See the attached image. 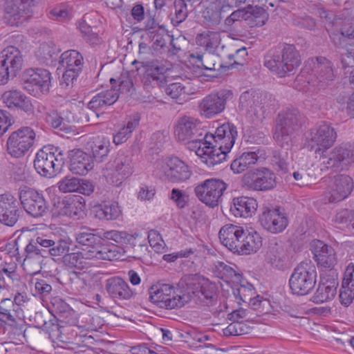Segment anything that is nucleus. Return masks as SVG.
I'll return each mask as SVG.
<instances>
[{
  "mask_svg": "<svg viewBox=\"0 0 354 354\" xmlns=\"http://www.w3.org/2000/svg\"><path fill=\"white\" fill-rule=\"evenodd\" d=\"M237 135L236 127L230 122L218 127L214 133H208L201 128L198 120L187 115L179 118L174 125V137L178 142L187 144V148L194 151L209 167L225 160Z\"/></svg>",
  "mask_w": 354,
  "mask_h": 354,
  "instance_id": "1",
  "label": "nucleus"
},
{
  "mask_svg": "<svg viewBox=\"0 0 354 354\" xmlns=\"http://www.w3.org/2000/svg\"><path fill=\"white\" fill-rule=\"evenodd\" d=\"M180 284L183 289L185 304L194 301L204 306H212L217 301L215 283L200 274L185 276Z\"/></svg>",
  "mask_w": 354,
  "mask_h": 354,
  "instance_id": "2",
  "label": "nucleus"
},
{
  "mask_svg": "<svg viewBox=\"0 0 354 354\" xmlns=\"http://www.w3.org/2000/svg\"><path fill=\"white\" fill-rule=\"evenodd\" d=\"M337 139L335 129L328 122L321 121L309 129L304 134V146L315 151L319 159L334 145Z\"/></svg>",
  "mask_w": 354,
  "mask_h": 354,
  "instance_id": "3",
  "label": "nucleus"
},
{
  "mask_svg": "<svg viewBox=\"0 0 354 354\" xmlns=\"http://www.w3.org/2000/svg\"><path fill=\"white\" fill-rule=\"evenodd\" d=\"M301 64L299 52L294 45L283 44L279 46L276 53L266 57L264 65L279 77H284Z\"/></svg>",
  "mask_w": 354,
  "mask_h": 354,
  "instance_id": "4",
  "label": "nucleus"
},
{
  "mask_svg": "<svg viewBox=\"0 0 354 354\" xmlns=\"http://www.w3.org/2000/svg\"><path fill=\"white\" fill-rule=\"evenodd\" d=\"M85 251L84 249H83ZM124 250L116 245H102L99 250L67 253L62 258L64 263L71 268L83 269L87 267V259L114 261L124 256Z\"/></svg>",
  "mask_w": 354,
  "mask_h": 354,
  "instance_id": "5",
  "label": "nucleus"
},
{
  "mask_svg": "<svg viewBox=\"0 0 354 354\" xmlns=\"http://www.w3.org/2000/svg\"><path fill=\"white\" fill-rule=\"evenodd\" d=\"M110 82L113 87L93 96L88 104L89 109L97 110L106 108L118 100L119 91L121 93H129L133 90V81L127 73H122L118 80L111 78Z\"/></svg>",
  "mask_w": 354,
  "mask_h": 354,
  "instance_id": "6",
  "label": "nucleus"
},
{
  "mask_svg": "<svg viewBox=\"0 0 354 354\" xmlns=\"http://www.w3.org/2000/svg\"><path fill=\"white\" fill-rule=\"evenodd\" d=\"M64 164L63 151L53 145L44 146L39 149L34 160V167L44 177L53 178L60 171Z\"/></svg>",
  "mask_w": 354,
  "mask_h": 354,
  "instance_id": "7",
  "label": "nucleus"
},
{
  "mask_svg": "<svg viewBox=\"0 0 354 354\" xmlns=\"http://www.w3.org/2000/svg\"><path fill=\"white\" fill-rule=\"evenodd\" d=\"M132 65H137L136 71L145 88L161 87L166 84L165 74L169 68L162 62L158 59L140 62L135 59L132 62Z\"/></svg>",
  "mask_w": 354,
  "mask_h": 354,
  "instance_id": "8",
  "label": "nucleus"
},
{
  "mask_svg": "<svg viewBox=\"0 0 354 354\" xmlns=\"http://www.w3.org/2000/svg\"><path fill=\"white\" fill-rule=\"evenodd\" d=\"M317 270L310 260L301 261L293 270L290 280V288L295 295H306L315 287Z\"/></svg>",
  "mask_w": 354,
  "mask_h": 354,
  "instance_id": "9",
  "label": "nucleus"
},
{
  "mask_svg": "<svg viewBox=\"0 0 354 354\" xmlns=\"http://www.w3.org/2000/svg\"><path fill=\"white\" fill-rule=\"evenodd\" d=\"M302 117L297 109L288 110L278 115L274 139L281 147H290L292 133L301 126Z\"/></svg>",
  "mask_w": 354,
  "mask_h": 354,
  "instance_id": "10",
  "label": "nucleus"
},
{
  "mask_svg": "<svg viewBox=\"0 0 354 354\" xmlns=\"http://www.w3.org/2000/svg\"><path fill=\"white\" fill-rule=\"evenodd\" d=\"M134 172V165L131 156L120 151L113 161L106 164L103 175L106 181L114 185L120 186L122 182Z\"/></svg>",
  "mask_w": 354,
  "mask_h": 354,
  "instance_id": "11",
  "label": "nucleus"
},
{
  "mask_svg": "<svg viewBox=\"0 0 354 354\" xmlns=\"http://www.w3.org/2000/svg\"><path fill=\"white\" fill-rule=\"evenodd\" d=\"M156 172L160 178L173 183H180L190 178L189 167L178 157L167 158L157 162Z\"/></svg>",
  "mask_w": 354,
  "mask_h": 354,
  "instance_id": "12",
  "label": "nucleus"
},
{
  "mask_svg": "<svg viewBox=\"0 0 354 354\" xmlns=\"http://www.w3.org/2000/svg\"><path fill=\"white\" fill-rule=\"evenodd\" d=\"M327 169L342 171L354 163V142H344L334 147L320 159Z\"/></svg>",
  "mask_w": 354,
  "mask_h": 354,
  "instance_id": "13",
  "label": "nucleus"
},
{
  "mask_svg": "<svg viewBox=\"0 0 354 354\" xmlns=\"http://www.w3.org/2000/svg\"><path fill=\"white\" fill-rule=\"evenodd\" d=\"M36 140L34 129L30 127H22L10 135L7 140L8 153L15 158L22 157L32 147Z\"/></svg>",
  "mask_w": 354,
  "mask_h": 354,
  "instance_id": "14",
  "label": "nucleus"
},
{
  "mask_svg": "<svg viewBox=\"0 0 354 354\" xmlns=\"http://www.w3.org/2000/svg\"><path fill=\"white\" fill-rule=\"evenodd\" d=\"M149 299L160 308L173 309L180 308L185 304L184 292L182 295H176L173 286L169 284H158L150 288Z\"/></svg>",
  "mask_w": 354,
  "mask_h": 354,
  "instance_id": "15",
  "label": "nucleus"
},
{
  "mask_svg": "<svg viewBox=\"0 0 354 354\" xmlns=\"http://www.w3.org/2000/svg\"><path fill=\"white\" fill-rule=\"evenodd\" d=\"M24 88L32 95L39 97L48 93L51 86V73L44 68L26 70L24 75Z\"/></svg>",
  "mask_w": 354,
  "mask_h": 354,
  "instance_id": "16",
  "label": "nucleus"
},
{
  "mask_svg": "<svg viewBox=\"0 0 354 354\" xmlns=\"http://www.w3.org/2000/svg\"><path fill=\"white\" fill-rule=\"evenodd\" d=\"M227 185L222 180L209 178L196 185L194 193L197 198L210 207L217 206Z\"/></svg>",
  "mask_w": 354,
  "mask_h": 354,
  "instance_id": "17",
  "label": "nucleus"
},
{
  "mask_svg": "<svg viewBox=\"0 0 354 354\" xmlns=\"http://www.w3.org/2000/svg\"><path fill=\"white\" fill-rule=\"evenodd\" d=\"M59 64L64 69L61 84H64L66 86H73L82 73L84 66L83 56L75 50H68L61 55Z\"/></svg>",
  "mask_w": 354,
  "mask_h": 354,
  "instance_id": "18",
  "label": "nucleus"
},
{
  "mask_svg": "<svg viewBox=\"0 0 354 354\" xmlns=\"http://www.w3.org/2000/svg\"><path fill=\"white\" fill-rule=\"evenodd\" d=\"M53 211L59 216H67L73 220L83 218L86 209V202L80 195H69L63 198H54Z\"/></svg>",
  "mask_w": 354,
  "mask_h": 354,
  "instance_id": "19",
  "label": "nucleus"
},
{
  "mask_svg": "<svg viewBox=\"0 0 354 354\" xmlns=\"http://www.w3.org/2000/svg\"><path fill=\"white\" fill-rule=\"evenodd\" d=\"M303 73H310V75L317 80V86L320 88L331 83L335 79L332 62L324 57L308 59L305 64Z\"/></svg>",
  "mask_w": 354,
  "mask_h": 354,
  "instance_id": "20",
  "label": "nucleus"
},
{
  "mask_svg": "<svg viewBox=\"0 0 354 354\" xmlns=\"http://www.w3.org/2000/svg\"><path fill=\"white\" fill-rule=\"evenodd\" d=\"M18 195L24 210L33 217L42 216L48 209L43 194L35 189L27 186L20 187Z\"/></svg>",
  "mask_w": 354,
  "mask_h": 354,
  "instance_id": "21",
  "label": "nucleus"
},
{
  "mask_svg": "<svg viewBox=\"0 0 354 354\" xmlns=\"http://www.w3.org/2000/svg\"><path fill=\"white\" fill-rule=\"evenodd\" d=\"M232 96V91L227 89L207 95L198 103L201 115L209 119L219 115L225 110L227 102Z\"/></svg>",
  "mask_w": 354,
  "mask_h": 354,
  "instance_id": "22",
  "label": "nucleus"
},
{
  "mask_svg": "<svg viewBox=\"0 0 354 354\" xmlns=\"http://www.w3.org/2000/svg\"><path fill=\"white\" fill-rule=\"evenodd\" d=\"M354 187L353 180L346 174H338L330 178L326 194L329 202H339L346 198Z\"/></svg>",
  "mask_w": 354,
  "mask_h": 354,
  "instance_id": "23",
  "label": "nucleus"
},
{
  "mask_svg": "<svg viewBox=\"0 0 354 354\" xmlns=\"http://www.w3.org/2000/svg\"><path fill=\"white\" fill-rule=\"evenodd\" d=\"M276 177L273 172L261 168L246 173L243 177V183L248 189L254 191H266L274 188Z\"/></svg>",
  "mask_w": 354,
  "mask_h": 354,
  "instance_id": "24",
  "label": "nucleus"
},
{
  "mask_svg": "<svg viewBox=\"0 0 354 354\" xmlns=\"http://www.w3.org/2000/svg\"><path fill=\"white\" fill-rule=\"evenodd\" d=\"M259 93L245 91L239 97V106L247 112L253 121L261 122L265 118L266 108Z\"/></svg>",
  "mask_w": 354,
  "mask_h": 354,
  "instance_id": "25",
  "label": "nucleus"
},
{
  "mask_svg": "<svg viewBox=\"0 0 354 354\" xmlns=\"http://www.w3.org/2000/svg\"><path fill=\"white\" fill-rule=\"evenodd\" d=\"M3 11V19L11 26H18L32 14V10L21 0H6Z\"/></svg>",
  "mask_w": 354,
  "mask_h": 354,
  "instance_id": "26",
  "label": "nucleus"
},
{
  "mask_svg": "<svg viewBox=\"0 0 354 354\" xmlns=\"http://www.w3.org/2000/svg\"><path fill=\"white\" fill-rule=\"evenodd\" d=\"M259 222L265 230L273 234L283 232L288 225L286 214L277 208H265L259 216Z\"/></svg>",
  "mask_w": 354,
  "mask_h": 354,
  "instance_id": "27",
  "label": "nucleus"
},
{
  "mask_svg": "<svg viewBox=\"0 0 354 354\" xmlns=\"http://www.w3.org/2000/svg\"><path fill=\"white\" fill-rule=\"evenodd\" d=\"M338 285L336 270H331L328 277L322 276L318 288L313 297V301L322 304L332 300L337 294Z\"/></svg>",
  "mask_w": 354,
  "mask_h": 354,
  "instance_id": "28",
  "label": "nucleus"
},
{
  "mask_svg": "<svg viewBox=\"0 0 354 354\" xmlns=\"http://www.w3.org/2000/svg\"><path fill=\"white\" fill-rule=\"evenodd\" d=\"M313 258L317 265L322 268H328L329 272L335 270L333 267L337 262L334 248L319 240H315L312 243Z\"/></svg>",
  "mask_w": 354,
  "mask_h": 354,
  "instance_id": "29",
  "label": "nucleus"
},
{
  "mask_svg": "<svg viewBox=\"0 0 354 354\" xmlns=\"http://www.w3.org/2000/svg\"><path fill=\"white\" fill-rule=\"evenodd\" d=\"M5 106L11 110L23 111L27 113L33 112L34 107L31 100L17 89L5 91L1 96Z\"/></svg>",
  "mask_w": 354,
  "mask_h": 354,
  "instance_id": "30",
  "label": "nucleus"
},
{
  "mask_svg": "<svg viewBox=\"0 0 354 354\" xmlns=\"http://www.w3.org/2000/svg\"><path fill=\"white\" fill-rule=\"evenodd\" d=\"M54 243V240L50 239L47 236H37L35 239H32L25 248V254L26 257L24 260V265H30L32 263H35L36 268L38 270L41 269V263H43L44 259H39V257H40V254L39 251H35L29 248L30 246H35L38 250H49V249L52 247V244Z\"/></svg>",
  "mask_w": 354,
  "mask_h": 354,
  "instance_id": "31",
  "label": "nucleus"
},
{
  "mask_svg": "<svg viewBox=\"0 0 354 354\" xmlns=\"http://www.w3.org/2000/svg\"><path fill=\"white\" fill-rule=\"evenodd\" d=\"M105 289L111 298L120 301L129 300L136 294L128 283L120 277L109 278L106 281Z\"/></svg>",
  "mask_w": 354,
  "mask_h": 354,
  "instance_id": "32",
  "label": "nucleus"
},
{
  "mask_svg": "<svg viewBox=\"0 0 354 354\" xmlns=\"http://www.w3.org/2000/svg\"><path fill=\"white\" fill-rule=\"evenodd\" d=\"M69 170L77 175H85L93 168L92 157L83 151L75 149L68 151Z\"/></svg>",
  "mask_w": 354,
  "mask_h": 354,
  "instance_id": "33",
  "label": "nucleus"
},
{
  "mask_svg": "<svg viewBox=\"0 0 354 354\" xmlns=\"http://www.w3.org/2000/svg\"><path fill=\"white\" fill-rule=\"evenodd\" d=\"M91 278L86 272H71L66 283L67 291L74 295H87L91 289Z\"/></svg>",
  "mask_w": 354,
  "mask_h": 354,
  "instance_id": "34",
  "label": "nucleus"
},
{
  "mask_svg": "<svg viewBox=\"0 0 354 354\" xmlns=\"http://www.w3.org/2000/svg\"><path fill=\"white\" fill-rule=\"evenodd\" d=\"M243 227L232 223L223 225L218 233L221 243L228 250L236 253L239 245V239H241L243 235Z\"/></svg>",
  "mask_w": 354,
  "mask_h": 354,
  "instance_id": "35",
  "label": "nucleus"
},
{
  "mask_svg": "<svg viewBox=\"0 0 354 354\" xmlns=\"http://www.w3.org/2000/svg\"><path fill=\"white\" fill-rule=\"evenodd\" d=\"M22 65V55L17 48L10 46L1 52L0 66H8L12 74H17L21 69Z\"/></svg>",
  "mask_w": 354,
  "mask_h": 354,
  "instance_id": "36",
  "label": "nucleus"
},
{
  "mask_svg": "<svg viewBox=\"0 0 354 354\" xmlns=\"http://www.w3.org/2000/svg\"><path fill=\"white\" fill-rule=\"evenodd\" d=\"M232 6L225 0H216L211 2L203 12L204 18L213 24H218L231 10Z\"/></svg>",
  "mask_w": 354,
  "mask_h": 354,
  "instance_id": "37",
  "label": "nucleus"
},
{
  "mask_svg": "<svg viewBox=\"0 0 354 354\" xmlns=\"http://www.w3.org/2000/svg\"><path fill=\"white\" fill-rule=\"evenodd\" d=\"M257 205V202L254 198L239 196L233 199L230 211L236 217L248 218L252 216L255 212Z\"/></svg>",
  "mask_w": 354,
  "mask_h": 354,
  "instance_id": "38",
  "label": "nucleus"
},
{
  "mask_svg": "<svg viewBox=\"0 0 354 354\" xmlns=\"http://www.w3.org/2000/svg\"><path fill=\"white\" fill-rule=\"evenodd\" d=\"M89 15L86 14L78 22V29L83 39L91 46H97L102 43V39L99 35V29L95 26L88 23Z\"/></svg>",
  "mask_w": 354,
  "mask_h": 354,
  "instance_id": "39",
  "label": "nucleus"
},
{
  "mask_svg": "<svg viewBox=\"0 0 354 354\" xmlns=\"http://www.w3.org/2000/svg\"><path fill=\"white\" fill-rule=\"evenodd\" d=\"M266 259L273 268L281 270L285 267L287 255L283 245L277 243L276 241H273L269 244Z\"/></svg>",
  "mask_w": 354,
  "mask_h": 354,
  "instance_id": "40",
  "label": "nucleus"
},
{
  "mask_svg": "<svg viewBox=\"0 0 354 354\" xmlns=\"http://www.w3.org/2000/svg\"><path fill=\"white\" fill-rule=\"evenodd\" d=\"M245 240L241 244L239 243L236 248L239 254H250L257 252L262 246V237L256 231H246Z\"/></svg>",
  "mask_w": 354,
  "mask_h": 354,
  "instance_id": "41",
  "label": "nucleus"
},
{
  "mask_svg": "<svg viewBox=\"0 0 354 354\" xmlns=\"http://www.w3.org/2000/svg\"><path fill=\"white\" fill-rule=\"evenodd\" d=\"M96 218L100 220H115L120 216L122 211L115 201L104 202L94 207Z\"/></svg>",
  "mask_w": 354,
  "mask_h": 354,
  "instance_id": "42",
  "label": "nucleus"
},
{
  "mask_svg": "<svg viewBox=\"0 0 354 354\" xmlns=\"http://www.w3.org/2000/svg\"><path fill=\"white\" fill-rule=\"evenodd\" d=\"M332 221L337 227L352 233L354 230V209H337L333 216Z\"/></svg>",
  "mask_w": 354,
  "mask_h": 354,
  "instance_id": "43",
  "label": "nucleus"
},
{
  "mask_svg": "<svg viewBox=\"0 0 354 354\" xmlns=\"http://www.w3.org/2000/svg\"><path fill=\"white\" fill-rule=\"evenodd\" d=\"M259 159L257 151H247L234 158L230 165L234 174H241L255 165Z\"/></svg>",
  "mask_w": 354,
  "mask_h": 354,
  "instance_id": "44",
  "label": "nucleus"
},
{
  "mask_svg": "<svg viewBox=\"0 0 354 354\" xmlns=\"http://www.w3.org/2000/svg\"><path fill=\"white\" fill-rule=\"evenodd\" d=\"M70 243L66 240L59 239L57 240H54V243L52 244V247L49 249V250H39L35 246H30L29 248L35 251H39V253L41 254L39 257V259H44L48 256L52 257H61L66 255L70 250Z\"/></svg>",
  "mask_w": 354,
  "mask_h": 354,
  "instance_id": "45",
  "label": "nucleus"
},
{
  "mask_svg": "<svg viewBox=\"0 0 354 354\" xmlns=\"http://www.w3.org/2000/svg\"><path fill=\"white\" fill-rule=\"evenodd\" d=\"M140 117L138 115L128 118L126 124L113 136V142L116 145L125 142L132 136L133 131L138 127Z\"/></svg>",
  "mask_w": 354,
  "mask_h": 354,
  "instance_id": "46",
  "label": "nucleus"
},
{
  "mask_svg": "<svg viewBox=\"0 0 354 354\" xmlns=\"http://www.w3.org/2000/svg\"><path fill=\"white\" fill-rule=\"evenodd\" d=\"M190 57L196 59L195 63L198 68L202 67L210 71L216 70V63L219 60V57L211 51L194 52L190 55Z\"/></svg>",
  "mask_w": 354,
  "mask_h": 354,
  "instance_id": "47",
  "label": "nucleus"
},
{
  "mask_svg": "<svg viewBox=\"0 0 354 354\" xmlns=\"http://www.w3.org/2000/svg\"><path fill=\"white\" fill-rule=\"evenodd\" d=\"M110 141L108 138L98 136L91 145L93 157L96 162H101L110 151Z\"/></svg>",
  "mask_w": 354,
  "mask_h": 354,
  "instance_id": "48",
  "label": "nucleus"
},
{
  "mask_svg": "<svg viewBox=\"0 0 354 354\" xmlns=\"http://www.w3.org/2000/svg\"><path fill=\"white\" fill-rule=\"evenodd\" d=\"M247 17L248 24L250 26L261 27L266 24L268 19V13L265 9L259 6H247Z\"/></svg>",
  "mask_w": 354,
  "mask_h": 354,
  "instance_id": "49",
  "label": "nucleus"
},
{
  "mask_svg": "<svg viewBox=\"0 0 354 354\" xmlns=\"http://www.w3.org/2000/svg\"><path fill=\"white\" fill-rule=\"evenodd\" d=\"M220 35L217 32L204 31L196 38L197 45L205 47L206 51L214 50L219 44Z\"/></svg>",
  "mask_w": 354,
  "mask_h": 354,
  "instance_id": "50",
  "label": "nucleus"
},
{
  "mask_svg": "<svg viewBox=\"0 0 354 354\" xmlns=\"http://www.w3.org/2000/svg\"><path fill=\"white\" fill-rule=\"evenodd\" d=\"M104 236L107 240H111L120 244H129L132 246L136 245V239L140 236L138 233L130 234L124 231L117 230L107 231L104 232Z\"/></svg>",
  "mask_w": 354,
  "mask_h": 354,
  "instance_id": "51",
  "label": "nucleus"
},
{
  "mask_svg": "<svg viewBox=\"0 0 354 354\" xmlns=\"http://www.w3.org/2000/svg\"><path fill=\"white\" fill-rule=\"evenodd\" d=\"M77 242L82 245L86 246L88 250H99L100 248H96L100 239L98 236L94 234L90 230L86 228H82L80 232L76 234Z\"/></svg>",
  "mask_w": 354,
  "mask_h": 354,
  "instance_id": "52",
  "label": "nucleus"
},
{
  "mask_svg": "<svg viewBox=\"0 0 354 354\" xmlns=\"http://www.w3.org/2000/svg\"><path fill=\"white\" fill-rule=\"evenodd\" d=\"M290 147H284L283 149L275 150L273 152L272 159V165L275 169L282 174H286L288 171L289 167V157L288 149Z\"/></svg>",
  "mask_w": 354,
  "mask_h": 354,
  "instance_id": "53",
  "label": "nucleus"
},
{
  "mask_svg": "<svg viewBox=\"0 0 354 354\" xmlns=\"http://www.w3.org/2000/svg\"><path fill=\"white\" fill-rule=\"evenodd\" d=\"M57 49L54 45L43 43L37 50L36 56L41 63L48 64V61L57 55Z\"/></svg>",
  "mask_w": 354,
  "mask_h": 354,
  "instance_id": "54",
  "label": "nucleus"
},
{
  "mask_svg": "<svg viewBox=\"0 0 354 354\" xmlns=\"http://www.w3.org/2000/svg\"><path fill=\"white\" fill-rule=\"evenodd\" d=\"M251 327L244 322H234L230 324L224 330L225 336H239L250 333Z\"/></svg>",
  "mask_w": 354,
  "mask_h": 354,
  "instance_id": "55",
  "label": "nucleus"
},
{
  "mask_svg": "<svg viewBox=\"0 0 354 354\" xmlns=\"http://www.w3.org/2000/svg\"><path fill=\"white\" fill-rule=\"evenodd\" d=\"M34 295L41 298L48 297L52 290L53 287L48 279H37L34 281Z\"/></svg>",
  "mask_w": 354,
  "mask_h": 354,
  "instance_id": "56",
  "label": "nucleus"
},
{
  "mask_svg": "<svg viewBox=\"0 0 354 354\" xmlns=\"http://www.w3.org/2000/svg\"><path fill=\"white\" fill-rule=\"evenodd\" d=\"M219 273L221 278L226 281H232L233 283H239L241 280V274L235 270L232 266L224 263H221L218 267Z\"/></svg>",
  "mask_w": 354,
  "mask_h": 354,
  "instance_id": "57",
  "label": "nucleus"
},
{
  "mask_svg": "<svg viewBox=\"0 0 354 354\" xmlns=\"http://www.w3.org/2000/svg\"><path fill=\"white\" fill-rule=\"evenodd\" d=\"M165 93L172 99L181 100L187 95L185 86L180 82H174L165 88Z\"/></svg>",
  "mask_w": 354,
  "mask_h": 354,
  "instance_id": "58",
  "label": "nucleus"
},
{
  "mask_svg": "<svg viewBox=\"0 0 354 354\" xmlns=\"http://www.w3.org/2000/svg\"><path fill=\"white\" fill-rule=\"evenodd\" d=\"M8 324L10 328V333L13 335L14 338L22 341L21 338L25 337V332L26 326L24 322L19 319L17 320L15 317L7 320Z\"/></svg>",
  "mask_w": 354,
  "mask_h": 354,
  "instance_id": "59",
  "label": "nucleus"
},
{
  "mask_svg": "<svg viewBox=\"0 0 354 354\" xmlns=\"http://www.w3.org/2000/svg\"><path fill=\"white\" fill-rule=\"evenodd\" d=\"M80 183V178L66 176L58 183V187L61 192H77Z\"/></svg>",
  "mask_w": 354,
  "mask_h": 354,
  "instance_id": "60",
  "label": "nucleus"
},
{
  "mask_svg": "<svg viewBox=\"0 0 354 354\" xmlns=\"http://www.w3.org/2000/svg\"><path fill=\"white\" fill-rule=\"evenodd\" d=\"M15 304L11 298H2L0 299V320L1 319H10L15 317Z\"/></svg>",
  "mask_w": 354,
  "mask_h": 354,
  "instance_id": "61",
  "label": "nucleus"
},
{
  "mask_svg": "<svg viewBox=\"0 0 354 354\" xmlns=\"http://www.w3.org/2000/svg\"><path fill=\"white\" fill-rule=\"evenodd\" d=\"M175 21L177 24L184 21L188 15L187 6L184 0H175L174 2Z\"/></svg>",
  "mask_w": 354,
  "mask_h": 354,
  "instance_id": "62",
  "label": "nucleus"
},
{
  "mask_svg": "<svg viewBox=\"0 0 354 354\" xmlns=\"http://www.w3.org/2000/svg\"><path fill=\"white\" fill-rule=\"evenodd\" d=\"M21 210H4L0 213V222L8 226H13L18 221Z\"/></svg>",
  "mask_w": 354,
  "mask_h": 354,
  "instance_id": "63",
  "label": "nucleus"
},
{
  "mask_svg": "<svg viewBox=\"0 0 354 354\" xmlns=\"http://www.w3.org/2000/svg\"><path fill=\"white\" fill-rule=\"evenodd\" d=\"M148 241L150 246L158 252H162L164 250V241L156 230H150L147 235Z\"/></svg>",
  "mask_w": 354,
  "mask_h": 354,
  "instance_id": "64",
  "label": "nucleus"
}]
</instances>
